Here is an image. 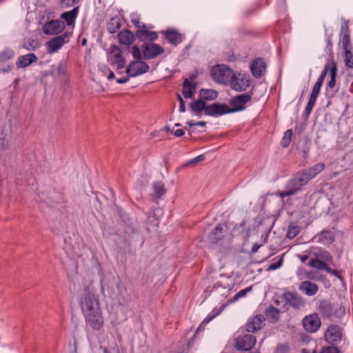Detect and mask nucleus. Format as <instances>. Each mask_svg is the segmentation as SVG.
<instances>
[{"label": "nucleus", "mask_w": 353, "mask_h": 353, "mask_svg": "<svg viewBox=\"0 0 353 353\" xmlns=\"http://www.w3.org/2000/svg\"><path fill=\"white\" fill-rule=\"evenodd\" d=\"M251 287L247 288L245 289L240 290L239 292H237L232 299V301H237L239 298L243 297L245 296V294L250 291Z\"/></svg>", "instance_id": "603ef678"}, {"label": "nucleus", "mask_w": 353, "mask_h": 353, "mask_svg": "<svg viewBox=\"0 0 353 353\" xmlns=\"http://www.w3.org/2000/svg\"><path fill=\"white\" fill-rule=\"evenodd\" d=\"M288 343L278 345L274 351L275 353H288L289 352Z\"/></svg>", "instance_id": "864d4df0"}, {"label": "nucleus", "mask_w": 353, "mask_h": 353, "mask_svg": "<svg viewBox=\"0 0 353 353\" xmlns=\"http://www.w3.org/2000/svg\"><path fill=\"white\" fill-rule=\"evenodd\" d=\"M306 277L310 280L319 281L321 279L322 276L317 271H310L306 273Z\"/></svg>", "instance_id": "3c124183"}, {"label": "nucleus", "mask_w": 353, "mask_h": 353, "mask_svg": "<svg viewBox=\"0 0 353 353\" xmlns=\"http://www.w3.org/2000/svg\"><path fill=\"white\" fill-rule=\"evenodd\" d=\"M228 113H232V110L227 104L214 103L207 105L206 115L216 117Z\"/></svg>", "instance_id": "dca6fc26"}, {"label": "nucleus", "mask_w": 353, "mask_h": 353, "mask_svg": "<svg viewBox=\"0 0 353 353\" xmlns=\"http://www.w3.org/2000/svg\"><path fill=\"white\" fill-rule=\"evenodd\" d=\"M224 305L221 306L216 312L213 314H209L201 323V324L199 326L197 330H201L203 328V326L208 324L210 321H211L214 318H215L217 315H219L224 308Z\"/></svg>", "instance_id": "a19ab883"}, {"label": "nucleus", "mask_w": 353, "mask_h": 353, "mask_svg": "<svg viewBox=\"0 0 353 353\" xmlns=\"http://www.w3.org/2000/svg\"><path fill=\"white\" fill-rule=\"evenodd\" d=\"M314 239H318L317 241L323 245H330L335 240L334 233L329 230H323L319 235L315 236Z\"/></svg>", "instance_id": "cd10ccee"}, {"label": "nucleus", "mask_w": 353, "mask_h": 353, "mask_svg": "<svg viewBox=\"0 0 353 353\" xmlns=\"http://www.w3.org/2000/svg\"><path fill=\"white\" fill-rule=\"evenodd\" d=\"M340 43L345 50V63L348 68H353V52L352 46L350 45V34L348 21H343L341 23Z\"/></svg>", "instance_id": "f03ea898"}, {"label": "nucleus", "mask_w": 353, "mask_h": 353, "mask_svg": "<svg viewBox=\"0 0 353 353\" xmlns=\"http://www.w3.org/2000/svg\"><path fill=\"white\" fill-rule=\"evenodd\" d=\"M63 21L59 20H52L44 24L42 28L43 32L48 35L59 34L65 28Z\"/></svg>", "instance_id": "f3484780"}, {"label": "nucleus", "mask_w": 353, "mask_h": 353, "mask_svg": "<svg viewBox=\"0 0 353 353\" xmlns=\"http://www.w3.org/2000/svg\"><path fill=\"white\" fill-rule=\"evenodd\" d=\"M286 305L292 306L296 310H300L305 306V299L296 292H285L281 296Z\"/></svg>", "instance_id": "0eeeda50"}, {"label": "nucleus", "mask_w": 353, "mask_h": 353, "mask_svg": "<svg viewBox=\"0 0 353 353\" xmlns=\"http://www.w3.org/2000/svg\"><path fill=\"white\" fill-rule=\"evenodd\" d=\"M231 83V88L236 91L245 90L250 85V79L244 74H234Z\"/></svg>", "instance_id": "6ab92c4d"}, {"label": "nucleus", "mask_w": 353, "mask_h": 353, "mask_svg": "<svg viewBox=\"0 0 353 353\" xmlns=\"http://www.w3.org/2000/svg\"><path fill=\"white\" fill-rule=\"evenodd\" d=\"M318 309L324 317L328 319L332 316L340 318L345 313L344 307L339 304L332 303L327 300L320 301Z\"/></svg>", "instance_id": "20e7f679"}, {"label": "nucleus", "mask_w": 353, "mask_h": 353, "mask_svg": "<svg viewBox=\"0 0 353 353\" xmlns=\"http://www.w3.org/2000/svg\"><path fill=\"white\" fill-rule=\"evenodd\" d=\"M301 337L303 343H308L311 341V337L307 334H303L301 335Z\"/></svg>", "instance_id": "774afa93"}, {"label": "nucleus", "mask_w": 353, "mask_h": 353, "mask_svg": "<svg viewBox=\"0 0 353 353\" xmlns=\"http://www.w3.org/2000/svg\"><path fill=\"white\" fill-rule=\"evenodd\" d=\"M232 236L228 226L219 224L210 233L208 240L211 245H218L221 252H224L232 247Z\"/></svg>", "instance_id": "f257e3e1"}, {"label": "nucleus", "mask_w": 353, "mask_h": 353, "mask_svg": "<svg viewBox=\"0 0 353 353\" xmlns=\"http://www.w3.org/2000/svg\"><path fill=\"white\" fill-rule=\"evenodd\" d=\"M256 344V338L250 334L239 336L235 339L234 347L237 350L249 351Z\"/></svg>", "instance_id": "2eb2a0df"}, {"label": "nucleus", "mask_w": 353, "mask_h": 353, "mask_svg": "<svg viewBox=\"0 0 353 353\" xmlns=\"http://www.w3.org/2000/svg\"><path fill=\"white\" fill-rule=\"evenodd\" d=\"M293 192H291L289 188H287L286 190L281 192L280 195L282 198L293 195Z\"/></svg>", "instance_id": "338daca9"}, {"label": "nucleus", "mask_w": 353, "mask_h": 353, "mask_svg": "<svg viewBox=\"0 0 353 353\" xmlns=\"http://www.w3.org/2000/svg\"><path fill=\"white\" fill-rule=\"evenodd\" d=\"M177 99L179 102V111L181 112H185V105L183 98L181 97L180 94H178Z\"/></svg>", "instance_id": "4d7b16f0"}, {"label": "nucleus", "mask_w": 353, "mask_h": 353, "mask_svg": "<svg viewBox=\"0 0 353 353\" xmlns=\"http://www.w3.org/2000/svg\"><path fill=\"white\" fill-rule=\"evenodd\" d=\"M241 230V231H239V234H242L243 239H246L249 236L250 229L246 228L245 221H243L239 224V225H236L234 228V232H236V230Z\"/></svg>", "instance_id": "37998d69"}, {"label": "nucleus", "mask_w": 353, "mask_h": 353, "mask_svg": "<svg viewBox=\"0 0 353 353\" xmlns=\"http://www.w3.org/2000/svg\"><path fill=\"white\" fill-rule=\"evenodd\" d=\"M328 70L330 71V64H325L323 71L321 72L319 77L318 78L316 83H319L320 84H323L324 79L327 74Z\"/></svg>", "instance_id": "8fccbe9b"}, {"label": "nucleus", "mask_w": 353, "mask_h": 353, "mask_svg": "<svg viewBox=\"0 0 353 353\" xmlns=\"http://www.w3.org/2000/svg\"><path fill=\"white\" fill-rule=\"evenodd\" d=\"M280 311L279 309L272 306L266 309V320L269 322L274 323L279 319Z\"/></svg>", "instance_id": "72a5a7b5"}, {"label": "nucleus", "mask_w": 353, "mask_h": 353, "mask_svg": "<svg viewBox=\"0 0 353 353\" xmlns=\"http://www.w3.org/2000/svg\"><path fill=\"white\" fill-rule=\"evenodd\" d=\"M302 325L307 333L316 332L321 325V321L316 313L305 316L302 320Z\"/></svg>", "instance_id": "f8f14e48"}, {"label": "nucleus", "mask_w": 353, "mask_h": 353, "mask_svg": "<svg viewBox=\"0 0 353 353\" xmlns=\"http://www.w3.org/2000/svg\"><path fill=\"white\" fill-rule=\"evenodd\" d=\"M186 125H188L190 128H192L194 125L204 127L205 126L206 123L205 121L193 122L192 121H189L186 122Z\"/></svg>", "instance_id": "13d9d810"}, {"label": "nucleus", "mask_w": 353, "mask_h": 353, "mask_svg": "<svg viewBox=\"0 0 353 353\" xmlns=\"http://www.w3.org/2000/svg\"><path fill=\"white\" fill-rule=\"evenodd\" d=\"M299 290L307 296H312L317 293L319 286L310 281H303L299 284Z\"/></svg>", "instance_id": "b1692460"}, {"label": "nucleus", "mask_w": 353, "mask_h": 353, "mask_svg": "<svg viewBox=\"0 0 353 353\" xmlns=\"http://www.w3.org/2000/svg\"><path fill=\"white\" fill-rule=\"evenodd\" d=\"M321 256L327 261H331L332 256L327 251H322L321 253Z\"/></svg>", "instance_id": "e2e57ef3"}, {"label": "nucleus", "mask_w": 353, "mask_h": 353, "mask_svg": "<svg viewBox=\"0 0 353 353\" xmlns=\"http://www.w3.org/2000/svg\"><path fill=\"white\" fill-rule=\"evenodd\" d=\"M251 99L248 94H242L234 97L230 101V104L232 106L231 108L232 113L244 109V105Z\"/></svg>", "instance_id": "aec40b11"}, {"label": "nucleus", "mask_w": 353, "mask_h": 353, "mask_svg": "<svg viewBox=\"0 0 353 353\" xmlns=\"http://www.w3.org/2000/svg\"><path fill=\"white\" fill-rule=\"evenodd\" d=\"M224 305L221 306L216 312L213 314H209L201 323V324L199 326L197 330H201L203 328V326L208 324L210 321H211L214 318H215L217 315H219L224 308Z\"/></svg>", "instance_id": "79ce46f5"}, {"label": "nucleus", "mask_w": 353, "mask_h": 353, "mask_svg": "<svg viewBox=\"0 0 353 353\" xmlns=\"http://www.w3.org/2000/svg\"><path fill=\"white\" fill-rule=\"evenodd\" d=\"M320 353H341L340 350L335 346L324 347Z\"/></svg>", "instance_id": "5fc2aeb1"}, {"label": "nucleus", "mask_w": 353, "mask_h": 353, "mask_svg": "<svg viewBox=\"0 0 353 353\" xmlns=\"http://www.w3.org/2000/svg\"><path fill=\"white\" fill-rule=\"evenodd\" d=\"M290 26L289 19L285 18L283 20L279 19L276 23V29L279 31L286 32Z\"/></svg>", "instance_id": "a18cd8bd"}, {"label": "nucleus", "mask_w": 353, "mask_h": 353, "mask_svg": "<svg viewBox=\"0 0 353 353\" xmlns=\"http://www.w3.org/2000/svg\"><path fill=\"white\" fill-rule=\"evenodd\" d=\"M199 97L204 101L215 100L218 97V92L212 89H201L199 92Z\"/></svg>", "instance_id": "473e14b6"}, {"label": "nucleus", "mask_w": 353, "mask_h": 353, "mask_svg": "<svg viewBox=\"0 0 353 353\" xmlns=\"http://www.w3.org/2000/svg\"><path fill=\"white\" fill-rule=\"evenodd\" d=\"M121 53V50L117 46H110L108 60L110 64L115 66L117 70L122 69L125 65V60Z\"/></svg>", "instance_id": "9d476101"}, {"label": "nucleus", "mask_w": 353, "mask_h": 353, "mask_svg": "<svg viewBox=\"0 0 353 353\" xmlns=\"http://www.w3.org/2000/svg\"><path fill=\"white\" fill-rule=\"evenodd\" d=\"M250 70L255 77H260L265 70V61L263 59H255L250 65Z\"/></svg>", "instance_id": "c85d7f7f"}, {"label": "nucleus", "mask_w": 353, "mask_h": 353, "mask_svg": "<svg viewBox=\"0 0 353 353\" xmlns=\"http://www.w3.org/2000/svg\"><path fill=\"white\" fill-rule=\"evenodd\" d=\"M325 163H318L314 166L301 170L295 174L298 181L303 186L305 185L311 179L325 169Z\"/></svg>", "instance_id": "423d86ee"}, {"label": "nucleus", "mask_w": 353, "mask_h": 353, "mask_svg": "<svg viewBox=\"0 0 353 353\" xmlns=\"http://www.w3.org/2000/svg\"><path fill=\"white\" fill-rule=\"evenodd\" d=\"M71 34L69 32H65L63 34L54 37L46 42L47 52L50 54L57 52L64 44L69 41V38Z\"/></svg>", "instance_id": "1a4fd4ad"}, {"label": "nucleus", "mask_w": 353, "mask_h": 353, "mask_svg": "<svg viewBox=\"0 0 353 353\" xmlns=\"http://www.w3.org/2000/svg\"><path fill=\"white\" fill-rule=\"evenodd\" d=\"M9 146V141L6 139L0 138V148L1 150H6Z\"/></svg>", "instance_id": "052dcab7"}, {"label": "nucleus", "mask_w": 353, "mask_h": 353, "mask_svg": "<svg viewBox=\"0 0 353 353\" xmlns=\"http://www.w3.org/2000/svg\"><path fill=\"white\" fill-rule=\"evenodd\" d=\"M302 187L303 185L298 181L297 176L294 174V176L288 181L286 188H289L294 194L298 191L301 190Z\"/></svg>", "instance_id": "c9c22d12"}, {"label": "nucleus", "mask_w": 353, "mask_h": 353, "mask_svg": "<svg viewBox=\"0 0 353 353\" xmlns=\"http://www.w3.org/2000/svg\"><path fill=\"white\" fill-rule=\"evenodd\" d=\"M265 320L263 316L257 314L248 321L245 330L248 332H254L261 328L262 323Z\"/></svg>", "instance_id": "393cba45"}, {"label": "nucleus", "mask_w": 353, "mask_h": 353, "mask_svg": "<svg viewBox=\"0 0 353 353\" xmlns=\"http://www.w3.org/2000/svg\"><path fill=\"white\" fill-rule=\"evenodd\" d=\"M197 77H198V72H197V70H195L189 74V77L188 79H190V81L193 83L197 79Z\"/></svg>", "instance_id": "69168bd1"}, {"label": "nucleus", "mask_w": 353, "mask_h": 353, "mask_svg": "<svg viewBox=\"0 0 353 353\" xmlns=\"http://www.w3.org/2000/svg\"><path fill=\"white\" fill-rule=\"evenodd\" d=\"M336 74H337V64L334 60H332L330 63L331 79L327 83V87L330 89L334 88L336 85Z\"/></svg>", "instance_id": "e433bc0d"}, {"label": "nucleus", "mask_w": 353, "mask_h": 353, "mask_svg": "<svg viewBox=\"0 0 353 353\" xmlns=\"http://www.w3.org/2000/svg\"><path fill=\"white\" fill-rule=\"evenodd\" d=\"M85 322L92 329L99 330L103 326V317L101 309L83 314Z\"/></svg>", "instance_id": "9b49d317"}, {"label": "nucleus", "mask_w": 353, "mask_h": 353, "mask_svg": "<svg viewBox=\"0 0 353 353\" xmlns=\"http://www.w3.org/2000/svg\"><path fill=\"white\" fill-rule=\"evenodd\" d=\"M234 74L233 70L225 65H218L211 71L212 79L223 84L231 85Z\"/></svg>", "instance_id": "39448f33"}, {"label": "nucleus", "mask_w": 353, "mask_h": 353, "mask_svg": "<svg viewBox=\"0 0 353 353\" xmlns=\"http://www.w3.org/2000/svg\"><path fill=\"white\" fill-rule=\"evenodd\" d=\"M160 33L163 34L168 41L173 46H177L181 43L184 39V37L181 33L172 28L162 30Z\"/></svg>", "instance_id": "412c9836"}, {"label": "nucleus", "mask_w": 353, "mask_h": 353, "mask_svg": "<svg viewBox=\"0 0 353 353\" xmlns=\"http://www.w3.org/2000/svg\"><path fill=\"white\" fill-rule=\"evenodd\" d=\"M321 86H322V84H320L319 83L316 82L312 88V93L319 95Z\"/></svg>", "instance_id": "0e129e2a"}, {"label": "nucleus", "mask_w": 353, "mask_h": 353, "mask_svg": "<svg viewBox=\"0 0 353 353\" xmlns=\"http://www.w3.org/2000/svg\"><path fill=\"white\" fill-rule=\"evenodd\" d=\"M300 232V227L295 223H290L288 228L286 237L289 239H294Z\"/></svg>", "instance_id": "58836bf2"}, {"label": "nucleus", "mask_w": 353, "mask_h": 353, "mask_svg": "<svg viewBox=\"0 0 353 353\" xmlns=\"http://www.w3.org/2000/svg\"><path fill=\"white\" fill-rule=\"evenodd\" d=\"M152 28L137 30L135 32L136 39L143 43L154 42L159 39L157 32L151 31Z\"/></svg>", "instance_id": "a211bd4d"}, {"label": "nucleus", "mask_w": 353, "mask_h": 353, "mask_svg": "<svg viewBox=\"0 0 353 353\" xmlns=\"http://www.w3.org/2000/svg\"><path fill=\"white\" fill-rule=\"evenodd\" d=\"M314 104H315L314 103H312V102H310L308 101L307 104L306 108L304 111V116L306 119L308 118L309 116L310 115V114L312 111V109L314 106Z\"/></svg>", "instance_id": "6e6d98bb"}, {"label": "nucleus", "mask_w": 353, "mask_h": 353, "mask_svg": "<svg viewBox=\"0 0 353 353\" xmlns=\"http://www.w3.org/2000/svg\"><path fill=\"white\" fill-rule=\"evenodd\" d=\"M283 255L284 254L276 256L274 259L276 261L268 265V267L266 268V270H274L280 268L283 261Z\"/></svg>", "instance_id": "49530a36"}, {"label": "nucleus", "mask_w": 353, "mask_h": 353, "mask_svg": "<svg viewBox=\"0 0 353 353\" xmlns=\"http://www.w3.org/2000/svg\"><path fill=\"white\" fill-rule=\"evenodd\" d=\"M78 12L79 7H75L70 11L62 13L61 15V19L65 20L68 26H72L75 22Z\"/></svg>", "instance_id": "c756f323"}, {"label": "nucleus", "mask_w": 353, "mask_h": 353, "mask_svg": "<svg viewBox=\"0 0 353 353\" xmlns=\"http://www.w3.org/2000/svg\"><path fill=\"white\" fill-rule=\"evenodd\" d=\"M141 50L144 59H152L164 53L163 48L153 42L143 43Z\"/></svg>", "instance_id": "6e6552de"}, {"label": "nucleus", "mask_w": 353, "mask_h": 353, "mask_svg": "<svg viewBox=\"0 0 353 353\" xmlns=\"http://www.w3.org/2000/svg\"><path fill=\"white\" fill-rule=\"evenodd\" d=\"M150 70V66L143 61H133L130 63L126 74L128 77H135L138 75L145 74Z\"/></svg>", "instance_id": "ddd939ff"}, {"label": "nucleus", "mask_w": 353, "mask_h": 353, "mask_svg": "<svg viewBox=\"0 0 353 353\" xmlns=\"http://www.w3.org/2000/svg\"><path fill=\"white\" fill-rule=\"evenodd\" d=\"M51 74L54 78L63 80L67 77V63L65 61H61L57 65H53Z\"/></svg>", "instance_id": "5701e85b"}, {"label": "nucleus", "mask_w": 353, "mask_h": 353, "mask_svg": "<svg viewBox=\"0 0 353 353\" xmlns=\"http://www.w3.org/2000/svg\"><path fill=\"white\" fill-rule=\"evenodd\" d=\"M141 47L134 46L132 48V54L135 61H142L143 59V52L141 53Z\"/></svg>", "instance_id": "09e8293b"}, {"label": "nucleus", "mask_w": 353, "mask_h": 353, "mask_svg": "<svg viewBox=\"0 0 353 353\" xmlns=\"http://www.w3.org/2000/svg\"><path fill=\"white\" fill-rule=\"evenodd\" d=\"M14 68V65L13 63L8 64L6 67L1 68L0 67V73H7L10 71H12Z\"/></svg>", "instance_id": "bf43d9fd"}, {"label": "nucleus", "mask_w": 353, "mask_h": 353, "mask_svg": "<svg viewBox=\"0 0 353 353\" xmlns=\"http://www.w3.org/2000/svg\"><path fill=\"white\" fill-rule=\"evenodd\" d=\"M121 19L118 16L112 17L107 23V30L110 34L117 32L121 28Z\"/></svg>", "instance_id": "7c9ffc66"}, {"label": "nucleus", "mask_w": 353, "mask_h": 353, "mask_svg": "<svg viewBox=\"0 0 353 353\" xmlns=\"http://www.w3.org/2000/svg\"><path fill=\"white\" fill-rule=\"evenodd\" d=\"M293 136V131L292 129H288L285 133L284 136L281 140V145L283 148H288L292 141V137Z\"/></svg>", "instance_id": "c03bdc74"}, {"label": "nucleus", "mask_w": 353, "mask_h": 353, "mask_svg": "<svg viewBox=\"0 0 353 353\" xmlns=\"http://www.w3.org/2000/svg\"><path fill=\"white\" fill-rule=\"evenodd\" d=\"M120 45L130 46L136 40L135 33L128 29H123L117 34Z\"/></svg>", "instance_id": "4be33fe9"}, {"label": "nucleus", "mask_w": 353, "mask_h": 353, "mask_svg": "<svg viewBox=\"0 0 353 353\" xmlns=\"http://www.w3.org/2000/svg\"><path fill=\"white\" fill-rule=\"evenodd\" d=\"M37 60V57L34 53H30L26 55L19 56L16 65L18 68H26L31 65Z\"/></svg>", "instance_id": "bb28decb"}, {"label": "nucleus", "mask_w": 353, "mask_h": 353, "mask_svg": "<svg viewBox=\"0 0 353 353\" xmlns=\"http://www.w3.org/2000/svg\"><path fill=\"white\" fill-rule=\"evenodd\" d=\"M34 43H35L34 40H32V41H29L28 43H25L23 44V47L28 50H34L35 48Z\"/></svg>", "instance_id": "680f3d73"}, {"label": "nucleus", "mask_w": 353, "mask_h": 353, "mask_svg": "<svg viewBox=\"0 0 353 353\" xmlns=\"http://www.w3.org/2000/svg\"><path fill=\"white\" fill-rule=\"evenodd\" d=\"M152 187L155 197L157 199L161 197L166 192L165 186L161 182H154L152 184Z\"/></svg>", "instance_id": "ea45409f"}, {"label": "nucleus", "mask_w": 353, "mask_h": 353, "mask_svg": "<svg viewBox=\"0 0 353 353\" xmlns=\"http://www.w3.org/2000/svg\"><path fill=\"white\" fill-rule=\"evenodd\" d=\"M196 83H192L190 79H185L183 83L182 94L185 99H191L194 96Z\"/></svg>", "instance_id": "a878e982"}, {"label": "nucleus", "mask_w": 353, "mask_h": 353, "mask_svg": "<svg viewBox=\"0 0 353 353\" xmlns=\"http://www.w3.org/2000/svg\"><path fill=\"white\" fill-rule=\"evenodd\" d=\"M308 265L312 268H314L317 270H323V268L326 266V263L318 259H312Z\"/></svg>", "instance_id": "de8ad7c7"}, {"label": "nucleus", "mask_w": 353, "mask_h": 353, "mask_svg": "<svg viewBox=\"0 0 353 353\" xmlns=\"http://www.w3.org/2000/svg\"><path fill=\"white\" fill-rule=\"evenodd\" d=\"M130 21L137 30L154 28L152 24H145L141 21L140 17L137 14L133 13L130 15Z\"/></svg>", "instance_id": "2f4dec72"}, {"label": "nucleus", "mask_w": 353, "mask_h": 353, "mask_svg": "<svg viewBox=\"0 0 353 353\" xmlns=\"http://www.w3.org/2000/svg\"><path fill=\"white\" fill-rule=\"evenodd\" d=\"M15 52L10 48H6L0 52V63H5L9 60L14 59Z\"/></svg>", "instance_id": "4c0bfd02"}, {"label": "nucleus", "mask_w": 353, "mask_h": 353, "mask_svg": "<svg viewBox=\"0 0 353 353\" xmlns=\"http://www.w3.org/2000/svg\"><path fill=\"white\" fill-rule=\"evenodd\" d=\"M79 303L83 314L101 310L99 297L90 286L84 288Z\"/></svg>", "instance_id": "7ed1b4c3"}, {"label": "nucleus", "mask_w": 353, "mask_h": 353, "mask_svg": "<svg viewBox=\"0 0 353 353\" xmlns=\"http://www.w3.org/2000/svg\"><path fill=\"white\" fill-rule=\"evenodd\" d=\"M325 341L331 344L330 346H335L342 340V329L336 325H330L324 334Z\"/></svg>", "instance_id": "4468645a"}, {"label": "nucleus", "mask_w": 353, "mask_h": 353, "mask_svg": "<svg viewBox=\"0 0 353 353\" xmlns=\"http://www.w3.org/2000/svg\"><path fill=\"white\" fill-rule=\"evenodd\" d=\"M190 107L192 112H200L203 110L205 114H206L207 105L206 103L201 98H200L197 101L192 102L190 104Z\"/></svg>", "instance_id": "f704fd0d"}]
</instances>
